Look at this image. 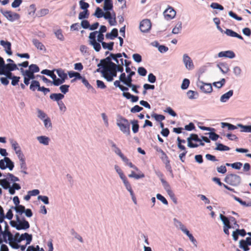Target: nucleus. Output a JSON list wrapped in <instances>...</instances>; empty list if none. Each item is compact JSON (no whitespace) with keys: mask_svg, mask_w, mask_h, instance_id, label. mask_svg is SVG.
<instances>
[{"mask_svg":"<svg viewBox=\"0 0 251 251\" xmlns=\"http://www.w3.org/2000/svg\"><path fill=\"white\" fill-rule=\"evenodd\" d=\"M116 124L120 130L127 136L130 135V123L124 117L118 115L116 120Z\"/></svg>","mask_w":251,"mask_h":251,"instance_id":"1","label":"nucleus"},{"mask_svg":"<svg viewBox=\"0 0 251 251\" xmlns=\"http://www.w3.org/2000/svg\"><path fill=\"white\" fill-rule=\"evenodd\" d=\"M114 66L111 67L105 70H100V68L97 70V72H100L102 76L108 82L113 80L114 77L117 76V72L114 68Z\"/></svg>","mask_w":251,"mask_h":251,"instance_id":"2","label":"nucleus"},{"mask_svg":"<svg viewBox=\"0 0 251 251\" xmlns=\"http://www.w3.org/2000/svg\"><path fill=\"white\" fill-rule=\"evenodd\" d=\"M241 177L237 175L230 174L226 175L224 179V181L227 184L236 186L241 182Z\"/></svg>","mask_w":251,"mask_h":251,"instance_id":"3","label":"nucleus"},{"mask_svg":"<svg viewBox=\"0 0 251 251\" xmlns=\"http://www.w3.org/2000/svg\"><path fill=\"white\" fill-rule=\"evenodd\" d=\"M112 59H113L111 56V53L109 56L105 59H101L100 63L98 65V66L100 68V70H105L111 67L115 66V63L111 61Z\"/></svg>","mask_w":251,"mask_h":251,"instance_id":"4","label":"nucleus"},{"mask_svg":"<svg viewBox=\"0 0 251 251\" xmlns=\"http://www.w3.org/2000/svg\"><path fill=\"white\" fill-rule=\"evenodd\" d=\"M8 240L9 241V245L13 249H18L19 248L20 245L16 244V243L12 242V240L18 237H20V234L18 232L15 233L14 236L11 233V232H7Z\"/></svg>","mask_w":251,"mask_h":251,"instance_id":"5","label":"nucleus"},{"mask_svg":"<svg viewBox=\"0 0 251 251\" xmlns=\"http://www.w3.org/2000/svg\"><path fill=\"white\" fill-rule=\"evenodd\" d=\"M151 27V24L150 20L145 19L142 21L140 24V29L143 32L149 31Z\"/></svg>","mask_w":251,"mask_h":251,"instance_id":"6","label":"nucleus"},{"mask_svg":"<svg viewBox=\"0 0 251 251\" xmlns=\"http://www.w3.org/2000/svg\"><path fill=\"white\" fill-rule=\"evenodd\" d=\"M16 220L18 223V230L26 229L29 228L30 225L28 221L25 219H20L19 215L16 216Z\"/></svg>","mask_w":251,"mask_h":251,"instance_id":"7","label":"nucleus"},{"mask_svg":"<svg viewBox=\"0 0 251 251\" xmlns=\"http://www.w3.org/2000/svg\"><path fill=\"white\" fill-rule=\"evenodd\" d=\"M192 141L197 142L201 141V139L199 138L197 134H191L190 136L187 138L188 146L190 148H197L199 146L197 144H194Z\"/></svg>","mask_w":251,"mask_h":251,"instance_id":"8","label":"nucleus"},{"mask_svg":"<svg viewBox=\"0 0 251 251\" xmlns=\"http://www.w3.org/2000/svg\"><path fill=\"white\" fill-rule=\"evenodd\" d=\"M163 14L165 18L167 20H169L173 19L175 17L176 12L172 7L169 6L168 8L164 11Z\"/></svg>","mask_w":251,"mask_h":251,"instance_id":"9","label":"nucleus"},{"mask_svg":"<svg viewBox=\"0 0 251 251\" xmlns=\"http://www.w3.org/2000/svg\"><path fill=\"white\" fill-rule=\"evenodd\" d=\"M120 80L123 82L124 84L126 85L127 87L131 86L132 84V77L126 75L125 73H123L121 74L119 76Z\"/></svg>","mask_w":251,"mask_h":251,"instance_id":"10","label":"nucleus"},{"mask_svg":"<svg viewBox=\"0 0 251 251\" xmlns=\"http://www.w3.org/2000/svg\"><path fill=\"white\" fill-rule=\"evenodd\" d=\"M3 15L9 21H13L19 18V15L11 11H6L3 13Z\"/></svg>","mask_w":251,"mask_h":251,"instance_id":"11","label":"nucleus"},{"mask_svg":"<svg viewBox=\"0 0 251 251\" xmlns=\"http://www.w3.org/2000/svg\"><path fill=\"white\" fill-rule=\"evenodd\" d=\"M183 61L187 69L192 70L194 66L191 58L186 54H184L183 57Z\"/></svg>","mask_w":251,"mask_h":251,"instance_id":"12","label":"nucleus"},{"mask_svg":"<svg viewBox=\"0 0 251 251\" xmlns=\"http://www.w3.org/2000/svg\"><path fill=\"white\" fill-rule=\"evenodd\" d=\"M0 44L4 48L6 52L8 55H11L12 51L11 50V44L8 41L0 40Z\"/></svg>","mask_w":251,"mask_h":251,"instance_id":"13","label":"nucleus"},{"mask_svg":"<svg viewBox=\"0 0 251 251\" xmlns=\"http://www.w3.org/2000/svg\"><path fill=\"white\" fill-rule=\"evenodd\" d=\"M111 56L112 57L113 60H114L116 62V64L124 65V61L123 60V58H122V53H118L114 54L111 53Z\"/></svg>","mask_w":251,"mask_h":251,"instance_id":"14","label":"nucleus"},{"mask_svg":"<svg viewBox=\"0 0 251 251\" xmlns=\"http://www.w3.org/2000/svg\"><path fill=\"white\" fill-rule=\"evenodd\" d=\"M200 87L201 90L204 93H209L212 91V86L209 83L201 82V85H200Z\"/></svg>","mask_w":251,"mask_h":251,"instance_id":"15","label":"nucleus"},{"mask_svg":"<svg viewBox=\"0 0 251 251\" xmlns=\"http://www.w3.org/2000/svg\"><path fill=\"white\" fill-rule=\"evenodd\" d=\"M219 57H227L229 58H233L235 56V54L233 51L231 50H227L225 51H221L218 53Z\"/></svg>","mask_w":251,"mask_h":251,"instance_id":"16","label":"nucleus"},{"mask_svg":"<svg viewBox=\"0 0 251 251\" xmlns=\"http://www.w3.org/2000/svg\"><path fill=\"white\" fill-rule=\"evenodd\" d=\"M33 44L39 50L46 51L45 46L37 39H33L32 41Z\"/></svg>","mask_w":251,"mask_h":251,"instance_id":"17","label":"nucleus"},{"mask_svg":"<svg viewBox=\"0 0 251 251\" xmlns=\"http://www.w3.org/2000/svg\"><path fill=\"white\" fill-rule=\"evenodd\" d=\"M20 240L22 241L26 240V245H29L30 244L32 239V236L31 234H29L27 233H25L24 234L20 235Z\"/></svg>","mask_w":251,"mask_h":251,"instance_id":"18","label":"nucleus"},{"mask_svg":"<svg viewBox=\"0 0 251 251\" xmlns=\"http://www.w3.org/2000/svg\"><path fill=\"white\" fill-rule=\"evenodd\" d=\"M50 98L51 100L56 101L57 103L64 98V95L61 93H52L50 94Z\"/></svg>","mask_w":251,"mask_h":251,"instance_id":"19","label":"nucleus"},{"mask_svg":"<svg viewBox=\"0 0 251 251\" xmlns=\"http://www.w3.org/2000/svg\"><path fill=\"white\" fill-rule=\"evenodd\" d=\"M225 33L230 37H236L238 39L243 40V37L231 29H226Z\"/></svg>","mask_w":251,"mask_h":251,"instance_id":"20","label":"nucleus"},{"mask_svg":"<svg viewBox=\"0 0 251 251\" xmlns=\"http://www.w3.org/2000/svg\"><path fill=\"white\" fill-rule=\"evenodd\" d=\"M121 158L122 159V160L125 163V164L126 165L128 166L130 168H133L137 171H139L138 168L136 167L135 165H134L131 162H130L129 159L126 157L124 156V155Z\"/></svg>","mask_w":251,"mask_h":251,"instance_id":"21","label":"nucleus"},{"mask_svg":"<svg viewBox=\"0 0 251 251\" xmlns=\"http://www.w3.org/2000/svg\"><path fill=\"white\" fill-rule=\"evenodd\" d=\"M118 35V29L117 28H113L110 33H107L106 34V37L110 39H114Z\"/></svg>","mask_w":251,"mask_h":251,"instance_id":"22","label":"nucleus"},{"mask_svg":"<svg viewBox=\"0 0 251 251\" xmlns=\"http://www.w3.org/2000/svg\"><path fill=\"white\" fill-rule=\"evenodd\" d=\"M233 94V90H229L227 93L224 94L223 95L220 99V100L222 102H226V101L230 97H231Z\"/></svg>","mask_w":251,"mask_h":251,"instance_id":"23","label":"nucleus"},{"mask_svg":"<svg viewBox=\"0 0 251 251\" xmlns=\"http://www.w3.org/2000/svg\"><path fill=\"white\" fill-rule=\"evenodd\" d=\"M41 86H40V83L38 81L32 80L29 88L31 91H35L36 89H37L38 91L39 90V88Z\"/></svg>","mask_w":251,"mask_h":251,"instance_id":"24","label":"nucleus"},{"mask_svg":"<svg viewBox=\"0 0 251 251\" xmlns=\"http://www.w3.org/2000/svg\"><path fill=\"white\" fill-rule=\"evenodd\" d=\"M10 142L11 144L13 149L15 151V153L18 152L19 151H21V148L16 141H15L13 139H10Z\"/></svg>","mask_w":251,"mask_h":251,"instance_id":"25","label":"nucleus"},{"mask_svg":"<svg viewBox=\"0 0 251 251\" xmlns=\"http://www.w3.org/2000/svg\"><path fill=\"white\" fill-rule=\"evenodd\" d=\"M54 71H56V73L62 79H63L64 81L66 79H67V74L65 73L64 71L63 70L61 69H56L54 70Z\"/></svg>","mask_w":251,"mask_h":251,"instance_id":"26","label":"nucleus"},{"mask_svg":"<svg viewBox=\"0 0 251 251\" xmlns=\"http://www.w3.org/2000/svg\"><path fill=\"white\" fill-rule=\"evenodd\" d=\"M18 69L17 65L14 63H8L4 65L3 70L12 71Z\"/></svg>","mask_w":251,"mask_h":251,"instance_id":"27","label":"nucleus"},{"mask_svg":"<svg viewBox=\"0 0 251 251\" xmlns=\"http://www.w3.org/2000/svg\"><path fill=\"white\" fill-rule=\"evenodd\" d=\"M68 75L70 78H72L73 77H75V79H73L72 81L75 80L76 79H80V78H82V76L80 74L77 72L70 71L68 72Z\"/></svg>","mask_w":251,"mask_h":251,"instance_id":"28","label":"nucleus"},{"mask_svg":"<svg viewBox=\"0 0 251 251\" xmlns=\"http://www.w3.org/2000/svg\"><path fill=\"white\" fill-rule=\"evenodd\" d=\"M121 81L119 79L116 80L114 82V85L115 87H118L122 91H127L128 90V88L127 87H125L121 84Z\"/></svg>","mask_w":251,"mask_h":251,"instance_id":"29","label":"nucleus"},{"mask_svg":"<svg viewBox=\"0 0 251 251\" xmlns=\"http://www.w3.org/2000/svg\"><path fill=\"white\" fill-rule=\"evenodd\" d=\"M123 181L126 189L129 192L130 195L133 197V191L132 189L131 186L127 178L125 179Z\"/></svg>","mask_w":251,"mask_h":251,"instance_id":"30","label":"nucleus"},{"mask_svg":"<svg viewBox=\"0 0 251 251\" xmlns=\"http://www.w3.org/2000/svg\"><path fill=\"white\" fill-rule=\"evenodd\" d=\"M232 197L235 201L239 202L241 205L246 207L251 206V202H249L247 203L246 201H242L240 198L234 195H233Z\"/></svg>","mask_w":251,"mask_h":251,"instance_id":"31","label":"nucleus"},{"mask_svg":"<svg viewBox=\"0 0 251 251\" xmlns=\"http://www.w3.org/2000/svg\"><path fill=\"white\" fill-rule=\"evenodd\" d=\"M37 139L39 142L45 145H48L49 143V138L48 137L45 136H41L37 137Z\"/></svg>","mask_w":251,"mask_h":251,"instance_id":"32","label":"nucleus"},{"mask_svg":"<svg viewBox=\"0 0 251 251\" xmlns=\"http://www.w3.org/2000/svg\"><path fill=\"white\" fill-rule=\"evenodd\" d=\"M249 245L245 242V240H241L239 242V247L244 251H248L250 250Z\"/></svg>","mask_w":251,"mask_h":251,"instance_id":"33","label":"nucleus"},{"mask_svg":"<svg viewBox=\"0 0 251 251\" xmlns=\"http://www.w3.org/2000/svg\"><path fill=\"white\" fill-rule=\"evenodd\" d=\"M132 124V129L133 133H136L138 132L139 126L138 125V122L137 120H133L131 121Z\"/></svg>","mask_w":251,"mask_h":251,"instance_id":"34","label":"nucleus"},{"mask_svg":"<svg viewBox=\"0 0 251 251\" xmlns=\"http://www.w3.org/2000/svg\"><path fill=\"white\" fill-rule=\"evenodd\" d=\"M21 72L23 73V75H24L26 76L30 79H33L35 78L34 73L31 72L30 71H28L27 70L24 71L22 68L21 69Z\"/></svg>","mask_w":251,"mask_h":251,"instance_id":"35","label":"nucleus"},{"mask_svg":"<svg viewBox=\"0 0 251 251\" xmlns=\"http://www.w3.org/2000/svg\"><path fill=\"white\" fill-rule=\"evenodd\" d=\"M4 161L6 163V168H8L10 170H12L14 167L13 162L9 158L7 157H4Z\"/></svg>","mask_w":251,"mask_h":251,"instance_id":"36","label":"nucleus"},{"mask_svg":"<svg viewBox=\"0 0 251 251\" xmlns=\"http://www.w3.org/2000/svg\"><path fill=\"white\" fill-rule=\"evenodd\" d=\"M12 208H14L17 213L22 214L25 211V207L22 205L19 204L15 207L12 206Z\"/></svg>","mask_w":251,"mask_h":251,"instance_id":"37","label":"nucleus"},{"mask_svg":"<svg viewBox=\"0 0 251 251\" xmlns=\"http://www.w3.org/2000/svg\"><path fill=\"white\" fill-rule=\"evenodd\" d=\"M215 150L220 151H229L230 148L228 147L225 146L221 143H218L217 144V147Z\"/></svg>","mask_w":251,"mask_h":251,"instance_id":"38","label":"nucleus"},{"mask_svg":"<svg viewBox=\"0 0 251 251\" xmlns=\"http://www.w3.org/2000/svg\"><path fill=\"white\" fill-rule=\"evenodd\" d=\"M54 71H50L47 69L43 70L41 71V74L50 76L52 79L55 78L56 75L54 74Z\"/></svg>","mask_w":251,"mask_h":251,"instance_id":"39","label":"nucleus"},{"mask_svg":"<svg viewBox=\"0 0 251 251\" xmlns=\"http://www.w3.org/2000/svg\"><path fill=\"white\" fill-rule=\"evenodd\" d=\"M113 8V3L111 0H105L104 9L105 10H109Z\"/></svg>","mask_w":251,"mask_h":251,"instance_id":"40","label":"nucleus"},{"mask_svg":"<svg viewBox=\"0 0 251 251\" xmlns=\"http://www.w3.org/2000/svg\"><path fill=\"white\" fill-rule=\"evenodd\" d=\"M128 176L129 177H133L135 179H138L139 178L144 177L145 175L142 173H140L139 174H136L135 173L134 171H132L131 174L128 175Z\"/></svg>","mask_w":251,"mask_h":251,"instance_id":"41","label":"nucleus"},{"mask_svg":"<svg viewBox=\"0 0 251 251\" xmlns=\"http://www.w3.org/2000/svg\"><path fill=\"white\" fill-rule=\"evenodd\" d=\"M187 95L189 99H196L198 96V93L196 91L189 90L187 92Z\"/></svg>","mask_w":251,"mask_h":251,"instance_id":"42","label":"nucleus"},{"mask_svg":"<svg viewBox=\"0 0 251 251\" xmlns=\"http://www.w3.org/2000/svg\"><path fill=\"white\" fill-rule=\"evenodd\" d=\"M238 126L241 127V132H251V126H243L241 124H238Z\"/></svg>","mask_w":251,"mask_h":251,"instance_id":"43","label":"nucleus"},{"mask_svg":"<svg viewBox=\"0 0 251 251\" xmlns=\"http://www.w3.org/2000/svg\"><path fill=\"white\" fill-rule=\"evenodd\" d=\"M102 46L104 49H108L109 50H112L113 49L114 42H111L109 43L106 42H102Z\"/></svg>","mask_w":251,"mask_h":251,"instance_id":"44","label":"nucleus"},{"mask_svg":"<svg viewBox=\"0 0 251 251\" xmlns=\"http://www.w3.org/2000/svg\"><path fill=\"white\" fill-rule=\"evenodd\" d=\"M115 169L117 172V173L119 174L120 178L122 179V180H124L126 178V176L124 175L123 172L122 170L120 168V167L117 166H115Z\"/></svg>","mask_w":251,"mask_h":251,"instance_id":"45","label":"nucleus"},{"mask_svg":"<svg viewBox=\"0 0 251 251\" xmlns=\"http://www.w3.org/2000/svg\"><path fill=\"white\" fill-rule=\"evenodd\" d=\"M177 147L181 150H185L186 149L184 146L182 145V143H185V140L184 139H181L179 137L177 138Z\"/></svg>","mask_w":251,"mask_h":251,"instance_id":"46","label":"nucleus"},{"mask_svg":"<svg viewBox=\"0 0 251 251\" xmlns=\"http://www.w3.org/2000/svg\"><path fill=\"white\" fill-rule=\"evenodd\" d=\"M182 28V24L181 22H178L175 27L173 29L172 32L174 34L178 33Z\"/></svg>","mask_w":251,"mask_h":251,"instance_id":"47","label":"nucleus"},{"mask_svg":"<svg viewBox=\"0 0 251 251\" xmlns=\"http://www.w3.org/2000/svg\"><path fill=\"white\" fill-rule=\"evenodd\" d=\"M5 224V227H4V230L3 231H2L1 234L3 235V237L4 239V241L7 242L6 241V237H7V232H10L9 230V226L7 224V223L6 222H4Z\"/></svg>","mask_w":251,"mask_h":251,"instance_id":"48","label":"nucleus"},{"mask_svg":"<svg viewBox=\"0 0 251 251\" xmlns=\"http://www.w3.org/2000/svg\"><path fill=\"white\" fill-rule=\"evenodd\" d=\"M89 16V12L88 10H83L82 12L79 13L78 18L79 19H83L88 18Z\"/></svg>","mask_w":251,"mask_h":251,"instance_id":"49","label":"nucleus"},{"mask_svg":"<svg viewBox=\"0 0 251 251\" xmlns=\"http://www.w3.org/2000/svg\"><path fill=\"white\" fill-rule=\"evenodd\" d=\"M222 127H227L228 130H234L237 128V126L227 123H222Z\"/></svg>","mask_w":251,"mask_h":251,"instance_id":"50","label":"nucleus"},{"mask_svg":"<svg viewBox=\"0 0 251 251\" xmlns=\"http://www.w3.org/2000/svg\"><path fill=\"white\" fill-rule=\"evenodd\" d=\"M65 81L61 78H57L56 76H55V78L53 79V81H52V83L55 86H59L62 84H63Z\"/></svg>","mask_w":251,"mask_h":251,"instance_id":"51","label":"nucleus"},{"mask_svg":"<svg viewBox=\"0 0 251 251\" xmlns=\"http://www.w3.org/2000/svg\"><path fill=\"white\" fill-rule=\"evenodd\" d=\"M220 217L225 225L224 226H231L229 221L227 217L223 215L222 214H220Z\"/></svg>","mask_w":251,"mask_h":251,"instance_id":"52","label":"nucleus"},{"mask_svg":"<svg viewBox=\"0 0 251 251\" xmlns=\"http://www.w3.org/2000/svg\"><path fill=\"white\" fill-rule=\"evenodd\" d=\"M27 71L35 73L39 72L40 69L39 67L37 65L31 64L29 66V69Z\"/></svg>","mask_w":251,"mask_h":251,"instance_id":"53","label":"nucleus"},{"mask_svg":"<svg viewBox=\"0 0 251 251\" xmlns=\"http://www.w3.org/2000/svg\"><path fill=\"white\" fill-rule=\"evenodd\" d=\"M205 135H209V137L213 141H216L219 137V135L214 132L206 133Z\"/></svg>","mask_w":251,"mask_h":251,"instance_id":"54","label":"nucleus"},{"mask_svg":"<svg viewBox=\"0 0 251 251\" xmlns=\"http://www.w3.org/2000/svg\"><path fill=\"white\" fill-rule=\"evenodd\" d=\"M0 184L5 189H7L10 187V183L6 179H0Z\"/></svg>","mask_w":251,"mask_h":251,"instance_id":"55","label":"nucleus"},{"mask_svg":"<svg viewBox=\"0 0 251 251\" xmlns=\"http://www.w3.org/2000/svg\"><path fill=\"white\" fill-rule=\"evenodd\" d=\"M0 75H4L6 76L7 78L12 79L13 77L12 76V74L11 73V71H6V70H0Z\"/></svg>","mask_w":251,"mask_h":251,"instance_id":"56","label":"nucleus"},{"mask_svg":"<svg viewBox=\"0 0 251 251\" xmlns=\"http://www.w3.org/2000/svg\"><path fill=\"white\" fill-rule=\"evenodd\" d=\"M189 84H190V81L188 79H187V78L184 79L182 81L181 86V89L183 90H185V89H187L188 87H189Z\"/></svg>","mask_w":251,"mask_h":251,"instance_id":"57","label":"nucleus"},{"mask_svg":"<svg viewBox=\"0 0 251 251\" xmlns=\"http://www.w3.org/2000/svg\"><path fill=\"white\" fill-rule=\"evenodd\" d=\"M80 8L83 10H88V8L89 7V4L84 1L80 0L79 2Z\"/></svg>","mask_w":251,"mask_h":251,"instance_id":"58","label":"nucleus"},{"mask_svg":"<svg viewBox=\"0 0 251 251\" xmlns=\"http://www.w3.org/2000/svg\"><path fill=\"white\" fill-rule=\"evenodd\" d=\"M55 35L56 37L61 41H64V37L62 34V30L61 29H58L55 32Z\"/></svg>","mask_w":251,"mask_h":251,"instance_id":"59","label":"nucleus"},{"mask_svg":"<svg viewBox=\"0 0 251 251\" xmlns=\"http://www.w3.org/2000/svg\"><path fill=\"white\" fill-rule=\"evenodd\" d=\"M226 82V80L225 78H222V80L220 81L215 82L213 83L214 86L218 88H221Z\"/></svg>","mask_w":251,"mask_h":251,"instance_id":"60","label":"nucleus"},{"mask_svg":"<svg viewBox=\"0 0 251 251\" xmlns=\"http://www.w3.org/2000/svg\"><path fill=\"white\" fill-rule=\"evenodd\" d=\"M90 44L93 46L94 49L96 51H99L101 49V46L99 43L97 41L90 43Z\"/></svg>","mask_w":251,"mask_h":251,"instance_id":"61","label":"nucleus"},{"mask_svg":"<svg viewBox=\"0 0 251 251\" xmlns=\"http://www.w3.org/2000/svg\"><path fill=\"white\" fill-rule=\"evenodd\" d=\"M94 15L97 18H101L103 16V12L100 7H97Z\"/></svg>","mask_w":251,"mask_h":251,"instance_id":"62","label":"nucleus"},{"mask_svg":"<svg viewBox=\"0 0 251 251\" xmlns=\"http://www.w3.org/2000/svg\"><path fill=\"white\" fill-rule=\"evenodd\" d=\"M143 109V108L142 107L139 106L138 105H136L134 106H133L131 109H130V112L133 113H135L136 112H139L141 111H142Z\"/></svg>","mask_w":251,"mask_h":251,"instance_id":"63","label":"nucleus"},{"mask_svg":"<svg viewBox=\"0 0 251 251\" xmlns=\"http://www.w3.org/2000/svg\"><path fill=\"white\" fill-rule=\"evenodd\" d=\"M151 116L153 118H154V119L157 121H159V122H161L163 120H164L165 118V116L162 115H159V114H152L151 115Z\"/></svg>","mask_w":251,"mask_h":251,"instance_id":"64","label":"nucleus"}]
</instances>
